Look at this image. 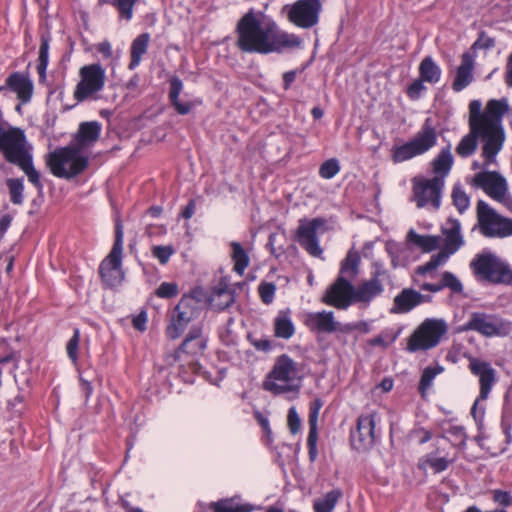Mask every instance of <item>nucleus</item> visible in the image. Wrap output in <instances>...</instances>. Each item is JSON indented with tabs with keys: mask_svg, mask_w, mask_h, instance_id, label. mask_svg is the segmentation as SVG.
Wrapping results in <instances>:
<instances>
[{
	"mask_svg": "<svg viewBox=\"0 0 512 512\" xmlns=\"http://www.w3.org/2000/svg\"><path fill=\"white\" fill-rule=\"evenodd\" d=\"M234 32L235 46L242 53H281L284 48H292L300 43L298 37L281 30L275 20L254 8H250L240 17Z\"/></svg>",
	"mask_w": 512,
	"mask_h": 512,
	"instance_id": "1",
	"label": "nucleus"
},
{
	"mask_svg": "<svg viewBox=\"0 0 512 512\" xmlns=\"http://www.w3.org/2000/svg\"><path fill=\"white\" fill-rule=\"evenodd\" d=\"M101 130L102 125L98 121L80 123L71 144L47 154L46 165L50 172L57 178L67 180L82 174L89 166V158L81 152L98 141Z\"/></svg>",
	"mask_w": 512,
	"mask_h": 512,
	"instance_id": "2",
	"label": "nucleus"
},
{
	"mask_svg": "<svg viewBox=\"0 0 512 512\" xmlns=\"http://www.w3.org/2000/svg\"><path fill=\"white\" fill-rule=\"evenodd\" d=\"M360 256L349 251L342 260L339 275L326 289L321 301L339 310H346L355 303L352 280L359 274Z\"/></svg>",
	"mask_w": 512,
	"mask_h": 512,
	"instance_id": "3",
	"label": "nucleus"
},
{
	"mask_svg": "<svg viewBox=\"0 0 512 512\" xmlns=\"http://www.w3.org/2000/svg\"><path fill=\"white\" fill-rule=\"evenodd\" d=\"M508 110L509 104L506 98L491 99L486 104L483 130L489 134V139L482 148L485 167L496 162V157L503 147L505 132L502 118Z\"/></svg>",
	"mask_w": 512,
	"mask_h": 512,
	"instance_id": "4",
	"label": "nucleus"
},
{
	"mask_svg": "<svg viewBox=\"0 0 512 512\" xmlns=\"http://www.w3.org/2000/svg\"><path fill=\"white\" fill-rule=\"evenodd\" d=\"M203 297L204 293L200 287H195L182 295L173 310L168 313V324L165 328L167 338L178 339L188 325L200 316L203 309Z\"/></svg>",
	"mask_w": 512,
	"mask_h": 512,
	"instance_id": "5",
	"label": "nucleus"
},
{
	"mask_svg": "<svg viewBox=\"0 0 512 512\" xmlns=\"http://www.w3.org/2000/svg\"><path fill=\"white\" fill-rule=\"evenodd\" d=\"M477 280L492 284H511L512 269L491 252L478 253L470 262Z\"/></svg>",
	"mask_w": 512,
	"mask_h": 512,
	"instance_id": "6",
	"label": "nucleus"
},
{
	"mask_svg": "<svg viewBox=\"0 0 512 512\" xmlns=\"http://www.w3.org/2000/svg\"><path fill=\"white\" fill-rule=\"evenodd\" d=\"M123 224L120 219L115 221V238L112 249L99 265V275L102 284L106 288H113L123 280L122 259H123Z\"/></svg>",
	"mask_w": 512,
	"mask_h": 512,
	"instance_id": "7",
	"label": "nucleus"
},
{
	"mask_svg": "<svg viewBox=\"0 0 512 512\" xmlns=\"http://www.w3.org/2000/svg\"><path fill=\"white\" fill-rule=\"evenodd\" d=\"M438 135L433 120L425 119L420 130L409 142L392 148V160L394 163H401L422 155L437 144Z\"/></svg>",
	"mask_w": 512,
	"mask_h": 512,
	"instance_id": "8",
	"label": "nucleus"
},
{
	"mask_svg": "<svg viewBox=\"0 0 512 512\" xmlns=\"http://www.w3.org/2000/svg\"><path fill=\"white\" fill-rule=\"evenodd\" d=\"M297 370V363L289 355H279L263 381V389L274 395L292 391L288 383L294 380Z\"/></svg>",
	"mask_w": 512,
	"mask_h": 512,
	"instance_id": "9",
	"label": "nucleus"
},
{
	"mask_svg": "<svg viewBox=\"0 0 512 512\" xmlns=\"http://www.w3.org/2000/svg\"><path fill=\"white\" fill-rule=\"evenodd\" d=\"M208 344V336L205 335L202 325H194L185 335L179 347L167 356L168 364L181 361L183 356L189 358V365L193 370L198 366V359L204 355Z\"/></svg>",
	"mask_w": 512,
	"mask_h": 512,
	"instance_id": "10",
	"label": "nucleus"
},
{
	"mask_svg": "<svg viewBox=\"0 0 512 512\" xmlns=\"http://www.w3.org/2000/svg\"><path fill=\"white\" fill-rule=\"evenodd\" d=\"M468 360L470 372L479 378V395L471 408V414L475 420H482L485 408L479 407V404L488 399L493 386L497 382V372L487 361L473 356H469Z\"/></svg>",
	"mask_w": 512,
	"mask_h": 512,
	"instance_id": "11",
	"label": "nucleus"
},
{
	"mask_svg": "<svg viewBox=\"0 0 512 512\" xmlns=\"http://www.w3.org/2000/svg\"><path fill=\"white\" fill-rule=\"evenodd\" d=\"M80 80L74 90V99L78 102H84L90 99H96V95L101 92L106 82V71L100 63L84 65L79 69Z\"/></svg>",
	"mask_w": 512,
	"mask_h": 512,
	"instance_id": "12",
	"label": "nucleus"
},
{
	"mask_svg": "<svg viewBox=\"0 0 512 512\" xmlns=\"http://www.w3.org/2000/svg\"><path fill=\"white\" fill-rule=\"evenodd\" d=\"M447 332V324L442 319H426L410 335L407 342L409 352L426 351L436 347Z\"/></svg>",
	"mask_w": 512,
	"mask_h": 512,
	"instance_id": "13",
	"label": "nucleus"
},
{
	"mask_svg": "<svg viewBox=\"0 0 512 512\" xmlns=\"http://www.w3.org/2000/svg\"><path fill=\"white\" fill-rule=\"evenodd\" d=\"M477 222L481 234L488 238H504L512 235V219L505 218L484 200L477 202Z\"/></svg>",
	"mask_w": 512,
	"mask_h": 512,
	"instance_id": "14",
	"label": "nucleus"
},
{
	"mask_svg": "<svg viewBox=\"0 0 512 512\" xmlns=\"http://www.w3.org/2000/svg\"><path fill=\"white\" fill-rule=\"evenodd\" d=\"M25 142L26 137L22 138L20 142L15 143L2 153L6 161L18 166L26 174L29 182L41 193L44 188L41 175L34 167L33 157L31 153L26 150Z\"/></svg>",
	"mask_w": 512,
	"mask_h": 512,
	"instance_id": "15",
	"label": "nucleus"
},
{
	"mask_svg": "<svg viewBox=\"0 0 512 512\" xmlns=\"http://www.w3.org/2000/svg\"><path fill=\"white\" fill-rule=\"evenodd\" d=\"M378 414L375 411L362 413L357 417L356 427L350 432V442L353 449L357 451H368L376 443V422Z\"/></svg>",
	"mask_w": 512,
	"mask_h": 512,
	"instance_id": "16",
	"label": "nucleus"
},
{
	"mask_svg": "<svg viewBox=\"0 0 512 512\" xmlns=\"http://www.w3.org/2000/svg\"><path fill=\"white\" fill-rule=\"evenodd\" d=\"M462 330L475 331L485 337L506 336L509 333V327L503 319L485 312L471 313Z\"/></svg>",
	"mask_w": 512,
	"mask_h": 512,
	"instance_id": "17",
	"label": "nucleus"
},
{
	"mask_svg": "<svg viewBox=\"0 0 512 512\" xmlns=\"http://www.w3.org/2000/svg\"><path fill=\"white\" fill-rule=\"evenodd\" d=\"M444 180L441 177H433L413 182V200L418 208H423L430 204L433 210H438L441 206L442 190Z\"/></svg>",
	"mask_w": 512,
	"mask_h": 512,
	"instance_id": "18",
	"label": "nucleus"
},
{
	"mask_svg": "<svg viewBox=\"0 0 512 512\" xmlns=\"http://www.w3.org/2000/svg\"><path fill=\"white\" fill-rule=\"evenodd\" d=\"M320 0H297L288 11V20L299 28L309 29L319 22Z\"/></svg>",
	"mask_w": 512,
	"mask_h": 512,
	"instance_id": "19",
	"label": "nucleus"
},
{
	"mask_svg": "<svg viewBox=\"0 0 512 512\" xmlns=\"http://www.w3.org/2000/svg\"><path fill=\"white\" fill-rule=\"evenodd\" d=\"M326 220L318 217L310 221L301 222L296 237L299 245L313 257H321L323 250L319 245L317 230L324 226Z\"/></svg>",
	"mask_w": 512,
	"mask_h": 512,
	"instance_id": "20",
	"label": "nucleus"
},
{
	"mask_svg": "<svg viewBox=\"0 0 512 512\" xmlns=\"http://www.w3.org/2000/svg\"><path fill=\"white\" fill-rule=\"evenodd\" d=\"M473 185L482 188L487 195L498 201L508 190L506 179L497 171H482L475 174Z\"/></svg>",
	"mask_w": 512,
	"mask_h": 512,
	"instance_id": "21",
	"label": "nucleus"
},
{
	"mask_svg": "<svg viewBox=\"0 0 512 512\" xmlns=\"http://www.w3.org/2000/svg\"><path fill=\"white\" fill-rule=\"evenodd\" d=\"M385 274L386 270L381 265L376 264L371 273V278L358 285L357 288L354 287L355 303H369L376 296L380 295L384 291L380 278Z\"/></svg>",
	"mask_w": 512,
	"mask_h": 512,
	"instance_id": "22",
	"label": "nucleus"
},
{
	"mask_svg": "<svg viewBox=\"0 0 512 512\" xmlns=\"http://www.w3.org/2000/svg\"><path fill=\"white\" fill-rule=\"evenodd\" d=\"M323 405L321 399L317 398L313 402L310 403L309 406V414H308V424H309V432L307 437V447H308V456L311 462H314L318 456L317 450V441H318V416L319 411Z\"/></svg>",
	"mask_w": 512,
	"mask_h": 512,
	"instance_id": "23",
	"label": "nucleus"
},
{
	"mask_svg": "<svg viewBox=\"0 0 512 512\" xmlns=\"http://www.w3.org/2000/svg\"><path fill=\"white\" fill-rule=\"evenodd\" d=\"M182 90V80L178 76L171 77L169 79V102L179 115L184 116L188 115L194 107L201 105L202 101L200 99H195L192 101L181 102L179 97Z\"/></svg>",
	"mask_w": 512,
	"mask_h": 512,
	"instance_id": "24",
	"label": "nucleus"
},
{
	"mask_svg": "<svg viewBox=\"0 0 512 512\" xmlns=\"http://www.w3.org/2000/svg\"><path fill=\"white\" fill-rule=\"evenodd\" d=\"M7 88L17 94L22 103H28L33 95V82L21 72H13L6 79Z\"/></svg>",
	"mask_w": 512,
	"mask_h": 512,
	"instance_id": "25",
	"label": "nucleus"
},
{
	"mask_svg": "<svg viewBox=\"0 0 512 512\" xmlns=\"http://www.w3.org/2000/svg\"><path fill=\"white\" fill-rule=\"evenodd\" d=\"M444 235V248L450 253H456L464 244L461 235V223L458 219L449 217L444 226L441 227Z\"/></svg>",
	"mask_w": 512,
	"mask_h": 512,
	"instance_id": "26",
	"label": "nucleus"
},
{
	"mask_svg": "<svg viewBox=\"0 0 512 512\" xmlns=\"http://www.w3.org/2000/svg\"><path fill=\"white\" fill-rule=\"evenodd\" d=\"M470 128V131L468 134H466L461 140L460 142L458 143L457 147H456V153L462 157V158H467V157H470L471 155H473L477 149V145H478V138H481L482 139V142H483V146L482 148L486 145L488 139H489V134L486 133L484 130L482 129H479V128H474V127H469Z\"/></svg>",
	"mask_w": 512,
	"mask_h": 512,
	"instance_id": "27",
	"label": "nucleus"
},
{
	"mask_svg": "<svg viewBox=\"0 0 512 512\" xmlns=\"http://www.w3.org/2000/svg\"><path fill=\"white\" fill-rule=\"evenodd\" d=\"M305 325L312 331L317 333H334L336 332L334 312L320 311L307 314Z\"/></svg>",
	"mask_w": 512,
	"mask_h": 512,
	"instance_id": "28",
	"label": "nucleus"
},
{
	"mask_svg": "<svg viewBox=\"0 0 512 512\" xmlns=\"http://www.w3.org/2000/svg\"><path fill=\"white\" fill-rule=\"evenodd\" d=\"M474 59L469 52L461 56V64L456 69V75L452 83V89L460 92L473 81Z\"/></svg>",
	"mask_w": 512,
	"mask_h": 512,
	"instance_id": "29",
	"label": "nucleus"
},
{
	"mask_svg": "<svg viewBox=\"0 0 512 512\" xmlns=\"http://www.w3.org/2000/svg\"><path fill=\"white\" fill-rule=\"evenodd\" d=\"M439 448L431 451L421 458H419L417 467L421 471H426L430 468L434 474H439L449 468V466L455 462V458L449 459L446 456L439 455Z\"/></svg>",
	"mask_w": 512,
	"mask_h": 512,
	"instance_id": "30",
	"label": "nucleus"
},
{
	"mask_svg": "<svg viewBox=\"0 0 512 512\" xmlns=\"http://www.w3.org/2000/svg\"><path fill=\"white\" fill-rule=\"evenodd\" d=\"M420 290L429 292H440L445 288L451 290L453 294H461L463 292V285L461 281L450 271H444L441 275V280L437 283L425 282L419 286Z\"/></svg>",
	"mask_w": 512,
	"mask_h": 512,
	"instance_id": "31",
	"label": "nucleus"
},
{
	"mask_svg": "<svg viewBox=\"0 0 512 512\" xmlns=\"http://www.w3.org/2000/svg\"><path fill=\"white\" fill-rule=\"evenodd\" d=\"M417 304V291L413 288H403L393 299L390 313L407 314L411 312Z\"/></svg>",
	"mask_w": 512,
	"mask_h": 512,
	"instance_id": "32",
	"label": "nucleus"
},
{
	"mask_svg": "<svg viewBox=\"0 0 512 512\" xmlns=\"http://www.w3.org/2000/svg\"><path fill=\"white\" fill-rule=\"evenodd\" d=\"M150 42V34L147 32L139 34L131 43L130 47V62L128 64L129 70L137 68L144 54L147 53Z\"/></svg>",
	"mask_w": 512,
	"mask_h": 512,
	"instance_id": "33",
	"label": "nucleus"
},
{
	"mask_svg": "<svg viewBox=\"0 0 512 512\" xmlns=\"http://www.w3.org/2000/svg\"><path fill=\"white\" fill-rule=\"evenodd\" d=\"M274 335L277 338L290 339L295 334V325L289 309L278 312L274 319Z\"/></svg>",
	"mask_w": 512,
	"mask_h": 512,
	"instance_id": "34",
	"label": "nucleus"
},
{
	"mask_svg": "<svg viewBox=\"0 0 512 512\" xmlns=\"http://www.w3.org/2000/svg\"><path fill=\"white\" fill-rule=\"evenodd\" d=\"M407 242L417 246L423 253L436 250L439 246L440 237L435 235H420L411 229L407 233Z\"/></svg>",
	"mask_w": 512,
	"mask_h": 512,
	"instance_id": "35",
	"label": "nucleus"
},
{
	"mask_svg": "<svg viewBox=\"0 0 512 512\" xmlns=\"http://www.w3.org/2000/svg\"><path fill=\"white\" fill-rule=\"evenodd\" d=\"M4 117L0 109V151L4 152L9 147L17 142H20L25 137L24 131L17 127H10L5 130L3 127Z\"/></svg>",
	"mask_w": 512,
	"mask_h": 512,
	"instance_id": "36",
	"label": "nucleus"
},
{
	"mask_svg": "<svg viewBox=\"0 0 512 512\" xmlns=\"http://www.w3.org/2000/svg\"><path fill=\"white\" fill-rule=\"evenodd\" d=\"M419 77L427 83L436 84L441 78V68L431 56H426L419 64Z\"/></svg>",
	"mask_w": 512,
	"mask_h": 512,
	"instance_id": "37",
	"label": "nucleus"
},
{
	"mask_svg": "<svg viewBox=\"0 0 512 512\" xmlns=\"http://www.w3.org/2000/svg\"><path fill=\"white\" fill-rule=\"evenodd\" d=\"M453 166V156L450 152V146H447L439 152V154L432 161L434 177L444 178L449 174Z\"/></svg>",
	"mask_w": 512,
	"mask_h": 512,
	"instance_id": "38",
	"label": "nucleus"
},
{
	"mask_svg": "<svg viewBox=\"0 0 512 512\" xmlns=\"http://www.w3.org/2000/svg\"><path fill=\"white\" fill-rule=\"evenodd\" d=\"M51 40H52V37H51V34L49 31L41 33L38 65H37V72H38L40 81L46 79V70H47L48 63H49V47H50Z\"/></svg>",
	"mask_w": 512,
	"mask_h": 512,
	"instance_id": "39",
	"label": "nucleus"
},
{
	"mask_svg": "<svg viewBox=\"0 0 512 512\" xmlns=\"http://www.w3.org/2000/svg\"><path fill=\"white\" fill-rule=\"evenodd\" d=\"M343 497L340 488H335L313 502L314 512H332L339 500Z\"/></svg>",
	"mask_w": 512,
	"mask_h": 512,
	"instance_id": "40",
	"label": "nucleus"
},
{
	"mask_svg": "<svg viewBox=\"0 0 512 512\" xmlns=\"http://www.w3.org/2000/svg\"><path fill=\"white\" fill-rule=\"evenodd\" d=\"M234 302V295L228 290L227 285L219 287L214 290V298L211 299V306L216 311H223Z\"/></svg>",
	"mask_w": 512,
	"mask_h": 512,
	"instance_id": "41",
	"label": "nucleus"
},
{
	"mask_svg": "<svg viewBox=\"0 0 512 512\" xmlns=\"http://www.w3.org/2000/svg\"><path fill=\"white\" fill-rule=\"evenodd\" d=\"M453 253L448 252L446 248H443L437 254L430 257V260L423 265L416 267L415 272L418 275L425 276L432 271L436 270L440 265L444 264L450 255Z\"/></svg>",
	"mask_w": 512,
	"mask_h": 512,
	"instance_id": "42",
	"label": "nucleus"
},
{
	"mask_svg": "<svg viewBox=\"0 0 512 512\" xmlns=\"http://www.w3.org/2000/svg\"><path fill=\"white\" fill-rule=\"evenodd\" d=\"M230 246L232 248L231 257L234 262L233 269L237 274L243 275L250 263L248 253L239 242H232Z\"/></svg>",
	"mask_w": 512,
	"mask_h": 512,
	"instance_id": "43",
	"label": "nucleus"
},
{
	"mask_svg": "<svg viewBox=\"0 0 512 512\" xmlns=\"http://www.w3.org/2000/svg\"><path fill=\"white\" fill-rule=\"evenodd\" d=\"M213 512H252L253 506L249 503L235 504L233 499H222L212 502L210 505Z\"/></svg>",
	"mask_w": 512,
	"mask_h": 512,
	"instance_id": "44",
	"label": "nucleus"
},
{
	"mask_svg": "<svg viewBox=\"0 0 512 512\" xmlns=\"http://www.w3.org/2000/svg\"><path fill=\"white\" fill-rule=\"evenodd\" d=\"M443 438L447 439L454 447L463 449L466 446L467 434L463 426H449L445 429V435H443Z\"/></svg>",
	"mask_w": 512,
	"mask_h": 512,
	"instance_id": "45",
	"label": "nucleus"
},
{
	"mask_svg": "<svg viewBox=\"0 0 512 512\" xmlns=\"http://www.w3.org/2000/svg\"><path fill=\"white\" fill-rule=\"evenodd\" d=\"M444 368L442 366H435L426 367L420 377L419 385H418V391L422 398H425L427 390L431 387L434 378L442 373Z\"/></svg>",
	"mask_w": 512,
	"mask_h": 512,
	"instance_id": "46",
	"label": "nucleus"
},
{
	"mask_svg": "<svg viewBox=\"0 0 512 512\" xmlns=\"http://www.w3.org/2000/svg\"><path fill=\"white\" fill-rule=\"evenodd\" d=\"M9 190L10 201L15 205H21L24 201V183L23 178H9L6 181Z\"/></svg>",
	"mask_w": 512,
	"mask_h": 512,
	"instance_id": "47",
	"label": "nucleus"
},
{
	"mask_svg": "<svg viewBox=\"0 0 512 512\" xmlns=\"http://www.w3.org/2000/svg\"><path fill=\"white\" fill-rule=\"evenodd\" d=\"M453 205L460 214H463L470 205V198L460 184H455L451 194Z\"/></svg>",
	"mask_w": 512,
	"mask_h": 512,
	"instance_id": "48",
	"label": "nucleus"
},
{
	"mask_svg": "<svg viewBox=\"0 0 512 512\" xmlns=\"http://www.w3.org/2000/svg\"><path fill=\"white\" fill-rule=\"evenodd\" d=\"M469 127L479 128L483 130L485 110L481 111V102L472 100L469 104Z\"/></svg>",
	"mask_w": 512,
	"mask_h": 512,
	"instance_id": "49",
	"label": "nucleus"
},
{
	"mask_svg": "<svg viewBox=\"0 0 512 512\" xmlns=\"http://www.w3.org/2000/svg\"><path fill=\"white\" fill-rule=\"evenodd\" d=\"M114 8L121 19L130 21L133 17V8L139 0H113Z\"/></svg>",
	"mask_w": 512,
	"mask_h": 512,
	"instance_id": "50",
	"label": "nucleus"
},
{
	"mask_svg": "<svg viewBox=\"0 0 512 512\" xmlns=\"http://www.w3.org/2000/svg\"><path fill=\"white\" fill-rule=\"evenodd\" d=\"M152 256L156 258L161 265H166L176 250L172 245H155L151 249Z\"/></svg>",
	"mask_w": 512,
	"mask_h": 512,
	"instance_id": "51",
	"label": "nucleus"
},
{
	"mask_svg": "<svg viewBox=\"0 0 512 512\" xmlns=\"http://www.w3.org/2000/svg\"><path fill=\"white\" fill-rule=\"evenodd\" d=\"M398 337V333H394L392 330L382 331L381 334L371 338L368 340V344L370 346L387 348L390 344H392Z\"/></svg>",
	"mask_w": 512,
	"mask_h": 512,
	"instance_id": "52",
	"label": "nucleus"
},
{
	"mask_svg": "<svg viewBox=\"0 0 512 512\" xmlns=\"http://www.w3.org/2000/svg\"><path fill=\"white\" fill-rule=\"evenodd\" d=\"M340 171V164L336 158L324 161L319 167V175L323 179H331Z\"/></svg>",
	"mask_w": 512,
	"mask_h": 512,
	"instance_id": "53",
	"label": "nucleus"
},
{
	"mask_svg": "<svg viewBox=\"0 0 512 512\" xmlns=\"http://www.w3.org/2000/svg\"><path fill=\"white\" fill-rule=\"evenodd\" d=\"M178 294L179 286L176 282H162L155 290V295L162 299H172Z\"/></svg>",
	"mask_w": 512,
	"mask_h": 512,
	"instance_id": "54",
	"label": "nucleus"
},
{
	"mask_svg": "<svg viewBox=\"0 0 512 512\" xmlns=\"http://www.w3.org/2000/svg\"><path fill=\"white\" fill-rule=\"evenodd\" d=\"M79 343H80V330L78 328H75L73 330V335L69 339L66 345V352L69 357V359L76 364L78 362V350H79Z\"/></svg>",
	"mask_w": 512,
	"mask_h": 512,
	"instance_id": "55",
	"label": "nucleus"
},
{
	"mask_svg": "<svg viewBox=\"0 0 512 512\" xmlns=\"http://www.w3.org/2000/svg\"><path fill=\"white\" fill-rule=\"evenodd\" d=\"M276 292V285L272 282H261L258 286V293L261 301L269 305L273 302Z\"/></svg>",
	"mask_w": 512,
	"mask_h": 512,
	"instance_id": "56",
	"label": "nucleus"
},
{
	"mask_svg": "<svg viewBox=\"0 0 512 512\" xmlns=\"http://www.w3.org/2000/svg\"><path fill=\"white\" fill-rule=\"evenodd\" d=\"M19 358V353L10 349L5 341L0 343V364L17 363Z\"/></svg>",
	"mask_w": 512,
	"mask_h": 512,
	"instance_id": "57",
	"label": "nucleus"
},
{
	"mask_svg": "<svg viewBox=\"0 0 512 512\" xmlns=\"http://www.w3.org/2000/svg\"><path fill=\"white\" fill-rule=\"evenodd\" d=\"M492 499L503 508L512 507V494L510 491L495 489L491 491Z\"/></svg>",
	"mask_w": 512,
	"mask_h": 512,
	"instance_id": "58",
	"label": "nucleus"
},
{
	"mask_svg": "<svg viewBox=\"0 0 512 512\" xmlns=\"http://www.w3.org/2000/svg\"><path fill=\"white\" fill-rule=\"evenodd\" d=\"M287 425L291 434L295 435L301 430V419L294 406L290 407L287 414Z\"/></svg>",
	"mask_w": 512,
	"mask_h": 512,
	"instance_id": "59",
	"label": "nucleus"
},
{
	"mask_svg": "<svg viewBox=\"0 0 512 512\" xmlns=\"http://www.w3.org/2000/svg\"><path fill=\"white\" fill-rule=\"evenodd\" d=\"M248 342L260 352L268 353L272 350L273 344L268 338H256L252 334L247 335Z\"/></svg>",
	"mask_w": 512,
	"mask_h": 512,
	"instance_id": "60",
	"label": "nucleus"
},
{
	"mask_svg": "<svg viewBox=\"0 0 512 512\" xmlns=\"http://www.w3.org/2000/svg\"><path fill=\"white\" fill-rule=\"evenodd\" d=\"M425 81L420 77L414 80L407 88L406 95L411 100H418L421 97V94L426 90L424 86Z\"/></svg>",
	"mask_w": 512,
	"mask_h": 512,
	"instance_id": "61",
	"label": "nucleus"
},
{
	"mask_svg": "<svg viewBox=\"0 0 512 512\" xmlns=\"http://www.w3.org/2000/svg\"><path fill=\"white\" fill-rule=\"evenodd\" d=\"M495 46V39L488 36L484 31L479 33L478 39L474 42L472 48L490 49Z\"/></svg>",
	"mask_w": 512,
	"mask_h": 512,
	"instance_id": "62",
	"label": "nucleus"
},
{
	"mask_svg": "<svg viewBox=\"0 0 512 512\" xmlns=\"http://www.w3.org/2000/svg\"><path fill=\"white\" fill-rule=\"evenodd\" d=\"M254 418L256 419V421L258 422L260 427L262 428V430L267 438V441L271 442L272 430L270 428L268 418L266 416H264L260 411L254 412Z\"/></svg>",
	"mask_w": 512,
	"mask_h": 512,
	"instance_id": "63",
	"label": "nucleus"
},
{
	"mask_svg": "<svg viewBox=\"0 0 512 512\" xmlns=\"http://www.w3.org/2000/svg\"><path fill=\"white\" fill-rule=\"evenodd\" d=\"M146 323H147V314L145 311H141L132 320L133 327L140 332H143L146 330Z\"/></svg>",
	"mask_w": 512,
	"mask_h": 512,
	"instance_id": "64",
	"label": "nucleus"
}]
</instances>
